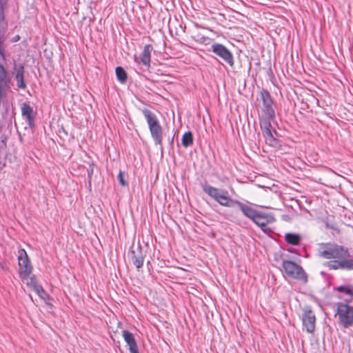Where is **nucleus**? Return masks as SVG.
Here are the masks:
<instances>
[{"label": "nucleus", "mask_w": 353, "mask_h": 353, "mask_svg": "<svg viewBox=\"0 0 353 353\" xmlns=\"http://www.w3.org/2000/svg\"><path fill=\"white\" fill-rule=\"evenodd\" d=\"M203 191L212 199L222 206L231 208L235 205L236 200L230 196L228 192L223 189L217 188L212 185H205Z\"/></svg>", "instance_id": "1"}, {"label": "nucleus", "mask_w": 353, "mask_h": 353, "mask_svg": "<svg viewBox=\"0 0 353 353\" xmlns=\"http://www.w3.org/2000/svg\"><path fill=\"white\" fill-rule=\"evenodd\" d=\"M148 128L155 144L161 145L163 141V128L154 113L148 109L143 110Z\"/></svg>", "instance_id": "2"}, {"label": "nucleus", "mask_w": 353, "mask_h": 353, "mask_svg": "<svg viewBox=\"0 0 353 353\" xmlns=\"http://www.w3.org/2000/svg\"><path fill=\"white\" fill-rule=\"evenodd\" d=\"M282 268L288 276L300 281L303 283L307 282V276L305 272L296 263L290 260H284L282 263Z\"/></svg>", "instance_id": "3"}, {"label": "nucleus", "mask_w": 353, "mask_h": 353, "mask_svg": "<svg viewBox=\"0 0 353 353\" xmlns=\"http://www.w3.org/2000/svg\"><path fill=\"white\" fill-rule=\"evenodd\" d=\"M321 256L326 259H343L350 256V253L347 248L339 245H332L327 246L321 252Z\"/></svg>", "instance_id": "4"}, {"label": "nucleus", "mask_w": 353, "mask_h": 353, "mask_svg": "<svg viewBox=\"0 0 353 353\" xmlns=\"http://www.w3.org/2000/svg\"><path fill=\"white\" fill-rule=\"evenodd\" d=\"M337 314L340 323L344 327L353 325V307L343 303H337Z\"/></svg>", "instance_id": "5"}, {"label": "nucleus", "mask_w": 353, "mask_h": 353, "mask_svg": "<svg viewBox=\"0 0 353 353\" xmlns=\"http://www.w3.org/2000/svg\"><path fill=\"white\" fill-rule=\"evenodd\" d=\"M18 263L20 278H26L28 274H31L32 266L24 249L18 251Z\"/></svg>", "instance_id": "6"}, {"label": "nucleus", "mask_w": 353, "mask_h": 353, "mask_svg": "<svg viewBox=\"0 0 353 353\" xmlns=\"http://www.w3.org/2000/svg\"><path fill=\"white\" fill-rule=\"evenodd\" d=\"M276 221L274 216L271 214L259 212L256 216L253 222L255 223L265 234L272 232V229L268 225Z\"/></svg>", "instance_id": "7"}, {"label": "nucleus", "mask_w": 353, "mask_h": 353, "mask_svg": "<svg viewBox=\"0 0 353 353\" xmlns=\"http://www.w3.org/2000/svg\"><path fill=\"white\" fill-rule=\"evenodd\" d=\"M302 321L306 331L308 333H313L315 330L316 316L310 307L303 310Z\"/></svg>", "instance_id": "8"}, {"label": "nucleus", "mask_w": 353, "mask_h": 353, "mask_svg": "<svg viewBox=\"0 0 353 353\" xmlns=\"http://www.w3.org/2000/svg\"><path fill=\"white\" fill-rule=\"evenodd\" d=\"M212 50L214 53L222 58L230 66H233V56L226 47L220 43H214L212 46Z\"/></svg>", "instance_id": "9"}, {"label": "nucleus", "mask_w": 353, "mask_h": 353, "mask_svg": "<svg viewBox=\"0 0 353 353\" xmlns=\"http://www.w3.org/2000/svg\"><path fill=\"white\" fill-rule=\"evenodd\" d=\"M130 260L132 263L139 270L142 268L144 261V256L140 246L132 245L130 248Z\"/></svg>", "instance_id": "10"}, {"label": "nucleus", "mask_w": 353, "mask_h": 353, "mask_svg": "<svg viewBox=\"0 0 353 353\" xmlns=\"http://www.w3.org/2000/svg\"><path fill=\"white\" fill-rule=\"evenodd\" d=\"M122 336L129 346L130 353H139L138 346L134 335L129 331L123 330L122 332Z\"/></svg>", "instance_id": "11"}, {"label": "nucleus", "mask_w": 353, "mask_h": 353, "mask_svg": "<svg viewBox=\"0 0 353 353\" xmlns=\"http://www.w3.org/2000/svg\"><path fill=\"white\" fill-rule=\"evenodd\" d=\"M235 205L239 206L243 214L247 216L248 218L250 219L252 221L255 219L256 216L259 213L254 208L245 205L244 203L239 201L236 200V203H235Z\"/></svg>", "instance_id": "12"}, {"label": "nucleus", "mask_w": 353, "mask_h": 353, "mask_svg": "<svg viewBox=\"0 0 353 353\" xmlns=\"http://www.w3.org/2000/svg\"><path fill=\"white\" fill-rule=\"evenodd\" d=\"M152 50V46L150 44L145 45L143 52H141L140 59L145 65H150Z\"/></svg>", "instance_id": "13"}, {"label": "nucleus", "mask_w": 353, "mask_h": 353, "mask_svg": "<svg viewBox=\"0 0 353 353\" xmlns=\"http://www.w3.org/2000/svg\"><path fill=\"white\" fill-rule=\"evenodd\" d=\"M21 112L22 115L26 117L28 121V123L31 125L34 121V117L32 116V108L30 106V105L24 103L21 106Z\"/></svg>", "instance_id": "14"}, {"label": "nucleus", "mask_w": 353, "mask_h": 353, "mask_svg": "<svg viewBox=\"0 0 353 353\" xmlns=\"http://www.w3.org/2000/svg\"><path fill=\"white\" fill-rule=\"evenodd\" d=\"M259 117H265L269 119H274L275 112L273 108V105L268 106H263L261 108V114Z\"/></svg>", "instance_id": "15"}, {"label": "nucleus", "mask_w": 353, "mask_h": 353, "mask_svg": "<svg viewBox=\"0 0 353 353\" xmlns=\"http://www.w3.org/2000/svg\"><path fill=\"white\" fill-rule=\"evenodd\" d=\"M273 119H274L259 117V124L261 129L262 130V133L271 130V121H272Z\"/></svg>", "instance_id": "16"}, {"label": "nucleus", "mask_w": 353, "mask_h": 353, "mask_svg": "<svg viewBox=\"0 0 353 353\" xmlns=\"http://www.w3.org/2000/svg\"><path fill=\"white\" fill-rule=\"evenodd\" d=\"M287 243L293 245H298L300 243L301 236L294 233H287L285 236Z\"/></svg>", "instance_id": "17"}, {"label": "nucleus", "mask_w": 353, "mask_h": 353, "mask_svg": "<svg viewBox=\"0 0 353 353\" xmlns=\"http://www.w3.org/2000/svg\"><path fill=\"white\" fill-rule=\"evenodd\" d=\"M25 74V66L23 63H16L14 62L12 74L14 78L23 76Z\"/></svg>", "instance_id": "18"}, {"label": "nucleus", "mask_w": 353, "mask_h": 353, "mask_svg": "<svg viewBox=\"0 0 353 353\" xmlns=\"http://www.w3.org/2000/svg\"><path fill=\"white\" fill-rule=\"evenodd\" d=\"M260 95L263 101V106L273 105L272 99L268 91L263 90Z\"/></svg>", "instance_id": "19"}, {"label": "nucleus", "mask_w": 353, "mask_h": 353, "mask_svg": "<svg viewBox=\"0 0 353 353\" xmlns=\"http://www.w3.org/2000/svg\"><path fill=\"white\" fill-rule=\"evenodd\" d=\"M193 143V135L190 131L184 133L182 137V145L184 147H188Z\"/></svg>", "instance_id": "20"}, {"label": "nucleus", "mask_w": 353, "mask_h": 353, "mask_svg": "<svg viewBox=\"0 0 353 353\" xmlns=\"http://www.w3.org/2000/svg\"><path fill=\"white\" fill-rule=\"evenodd\" d=\"M21 279L33 290L38 285L35 276H31V274H28L26 278H21Z\"/></svg>", "instance_id": "21"}, {"label": "nucleus", "mask_w": 353, "mask_h": 353, "mask_svg": "<svg viewBox=\"0 0 353 353\" xmlns=\"http://www.w3.org/2000/svg\"><path fill=\"white\" fill-rule=\"evenodd\" d=\"M115 72L117 79L121 83H125L127 80V73L125 70L119 66L116 68Z\"/></svg>", "instance_id": "22"}, {"label": "nucleus", "mask_w": 353, "mask_h": 353, "mask_svg": "<svg viewBox=\"0 0 353 353\" xmlns=\"http://www.w3.org/2000/svg\"><path fill=\"white\" fill-rule=\"evenodd\" d=\"M263 136L265 138V142L270 145L276 144V139L274 137L271 130L263 132Z\"/></svg>", "instance_id": "23"}, {"label": "nucleus", "mask_w": 353, "mask_h": 353, "mask_svg": "<svg viewBox=\"0 0 353 353\" xmlns=\"http://www.w3.org/2000/svg\"><path fill=\"white\" fill-rule=\"evenodd\" d=\"M342 260L336 259L334 261H329L327 263V266L330 270L342 269Z\"/></svg>", "instance_id": "24"}, {"label": "nucleus", "mask_w": 353, "mask_h": 353, "mask_svg": "<svg viewBox=\"0 0 353 353\" xmlns=\"http://www.w3.org/2000/svg\"><path fill=\"white\" fill-rule=\"evenodd\" d=\"M337 291L344 292L353 296V285H341L337 288Z\"/></svg>", "instance_id": "25"}, {"label": "nucleus", "mask_w": 353, "mask_h": 353, "mask_svg": "<svg viewBox=\"0 0 353 353\" xmlns=\"http://www.w3.org/2000/svg\"><path fill=\"white\" fill-rule=\"evenodd\" d=\"M342 269L353 270V260L343 259L342 260Z\"/></svg>", "instance_id": "26"}, {"label": "nucleus", "mask_w": 353, "mask_h": 353, "mask_svg": "<svg viewBox=\"0 0 353 353\" xmlns=\"http://www.w3.org/2000/svg\"><path fill=\"white\" fill-rule=\"evenodd\" d=\"M15 79L17 81V87L19 89L25 90L26 88L27 85L24 81V75L17 77Z\"/></svg>", "instance_id": "27"}, {"label": "nucleus", "mask_w": 353, "mask_h": 353, "mask_svg": "<svg viewBox=\"0 0 353 353\" xmlns=\"http://www.w3.org/2000/svg\"><path fill=\"white\" fill-rule=\"evenodd\" d=\"M124 176H125L124 172L120 170L118 174L117 179L119 180L120 185L123 187L128 186V182L125 180Z\"/></svg>", "instance_id": "28"}, {"label": "nucleus", "mask_w": 353, "mask_h": 353, "mask_svg": "<svg viewBox=\"0 0 353 353\" xmlns=\"http://www.w3.org/2000/svg\"><path fill=\"white\" fill-rule=\"evenodd\" d=\"M34 290L37 292V294L42 299H44L46 295V293L45 292V290H43V288L38 285L34 289Z\"/></svg>", "instance_id": "29"}, {"label": "nucleus", "mask_w": 353, "mask_h": 353, "mask_svg": "<svg viewBox=\"0 0 353 353\" xmlns=\"http://www.w3.org/2000/svg\"><path fill=\"white\" fill-rule=\"evenodd\" d=\"M3 42V40L0 38V56L3 60H6V57L5 50L2 47Z\"/></svg>", "instance_id": "30"}, {"label": "nucleus", "mask_w": 353, "mask_h": 353, "mask_svg": "<svg viewBox=\"0 0 353 353\" xmlns=\"http://www.w3.org/2000/svg\"><path fill=\"white\" fill-rule=\"evenodd\" d=\"M4 20H5L4 10H3V7L1 5L0 6V23L4 21Z\"/></svg>", "instance_id": "31"}, {"label": "nucleus", "mask_w": 353, "mask_h": 353, "mask_svg": "<svg viewBox=\"0 0 353 353\" xmlns=\"http://www.w3.org/2000/svg\"><path fill=\"white\" fill-rule=\"evenodd\" d=\"M20 39H21V37L19 34H17L11 39V42H12V43L17 42L20 40Z\"/></svg>", "instance_id": "32"}]
</instances>
